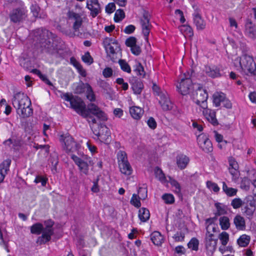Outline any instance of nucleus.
Segmentation results:
<instances>
[{"label":"nucleus","instance_id":"obj_29","mask_svg":"<svg viewBox=\"0 0 256 256\" xmlns=\"http://www.w3.org/2000/svg\"><path fill=\"white\" fill-rule=\"evenodd\" d=\"M118 166L122 173L128 176L132 174V168L128 161L126 162L120 163Z\"/></svg>","mask_w":256,"mask_h":256},{"label":"nucleus","instance_id":"obj_61","mask_svg":"<svg viewBox=\"0 0 256 256\" xmlns=\"http://www.w3.org/2000/svg\"><path fill=\"white\" fill-rule=\"evenodd\" d=\"M67 15L69 19H73L74 20L82 18L81 16L79 14L76 13L72 11L68 12Z\"/></svg>","mask_w":256,"mask_h":256},{"label":"nucleus","instance_id":"obj_21","mask_svg":"<svg viewBox=\"0 0 256 256\" xmlns=\"http://www.w3.org/2000/svg\"><path fill=\"white\" fill-rule=\"evenodd\" d=\"M214 234H206V248L210 252H212L216 248L218 238H214Z\"/></svg>","mask_w":256,"mask_h":256},{"label":"nucleus","instance_id":"obj_18","mask_svg":"<svg viewBox=\"0 0 256 256\" xmlns=\"http://www.w3.org/2000/svg\"><path fill=\"white\" fill-rule=\"evenodd\" d=\"M156 98L164 111L170 110L173 108L174 104L170 101L168 93Z\"/></svg>","mask_w":256,"mask_h":256},{"label":"nucleus","instance_id":"obj_40","mask_svg":"<svg viewBox=\"0 0 256 256\" xmlns=\"http://www.w3.org/2000/svg\"><path fill=\"white\" fill-rule=\"evenodd\" d=\"M90 86L88 83L80 82L75 89V92L77 94H82L86 92Z\"/></svg>","mask_w":256,"mask_h":256},{"label":"nucleus","instance_id":"obj_30","mask_svg":"<svg viewBox=\"0 0 256 256\" xmlns=\"http://www.w3.org/2000/svg\"><path fill=\"white\" fill-rule=\"evenodd\" d=\"M224 94L221 92H216L213 94V104L216 107L220 106V104L222 102L224 98Z\"/></svg>","mask_w":256,"mask_h":256},{"label":"nucleus","instance_id":"obj_27","mask_svg":"<svg viewBox=\"0 0 256 256\" xmlns=\"http://www.w3.org/2000/svg\"><path fill=\"white\" fill-rule=\"evenodd\" d=\"M102 132L104 131V130H106V134H104V132H102L100 130L98 134H96V135L97 136L98 138L101 142L106 143L108 142V139L110 136V132L108 128L106 126L104 127H102Z\"/></svg>","mask_w":256,"mask_h":256},{"label":"nucleus","instance_id":"obj_46","mask_svg":"<svg viewBox=\"0 0 256 256\" xmlns=\"http://www.w3.org/2000/svg\"><path fill=\"white\" fill-rule=\"evenodd\" d=\"M166 204H172L174 202V198L172 194H164L162 197Z\"/></svg>","mask_w":256,"mask_h":256},{"label":"nucleus","instance_id":"obj_3","mask_svg":"<svg viewBox=\"0 0 256 256\" xmlns=\"http://www.w3.org/2000/svg\"><path fill=\"white\" fill-rule=\"evenodd\" d=\"M94 116L102 121H106L108 119L106 114L97 105L91 102L86 106L82 117L86 118L89 123L96 124L97 122Z\"/></svg>","mask_w":256,"mask_h":256},{"label":"nucleus","instance_id":"obj_5","mask_svg":"<svg viewBox=\"0 0 256 256\" xmlns=\"http://www.w3.org/2000/svg\"><path fill=\"white\" fill-rule=\"evenodd\" d=\"M19 6L13 8L9 14L10 21L14 24H20L28 16V10L22 1L18 2Z\"/></svg>","mask_w":256,"mask_h":256},{"label":"nucleus","instance_id":"obj_62","mask_svg":"<svg viewBox=\"0 0 256 256\" xmlns=\"http://www.w3.org/2000/svg\"><path fill=\"white\" fill-rule=\"evenodd\" d=\"M116 10V6L114 2H110L106 6V12L108 14L112 13Z\"/></svg>","mask_w":256,"mask_h":256},{"label":"nucleus","instance_id":"obj_37","mask_svg":"<svg viewBox=\"0 0 256 256\" xmlns=\"http://www.w3.org/2000/svg\"><path fill=\"white\" fill-rule=\"evenodd\" d=\"M220 225L222 230H227L230 227V218L226 216H223L219 219Z\"/></svg>","mask_w":256,"mask_h":256},{"label":"nucleus","instance_id":"obj_1","mask_svg":"<svg viewBox=\"0 0 256 256\" xmlns=\"http://www.w3.org/2000/svg\"><path fill=\"white\" fill-rule=\"evenodd\" d=\"M40 42L46 50V52L54 54L61 50L62 41L56 34L48 30L41 28L38 30Z\"/></svg>","mask_w":256,"mask_h":256},{"label":"nucleus","instance_id":"obj_2","mask_svg":"<svg viewBox=\"0 0 256 256\" xmlns=\"http://www.w3.org/2000/svg\"><path fill=\"white\" fill-rule=\"evenodd\" d=\"M12 104L16 109V113L22 118L29 117L32 114L30 108L31 101L26 94L18 92L14 94Z\"/></svg>","mask_w":256,"mask_h":256},{"label":"nucleus","instance_id":"obj_53","mask_svg":"<svg viewBox=\"0 0 256 256\" xmlns=\"http://www.w3.org/2000/svg\"><path fill=\"white\" fill-rule=\"evenodd\" d=\"M244 200L240 198H235L232 200L231 206L234 209H238L243 206Z\"/></svg>","mask_w":256,"mask_h":256},{"label":"nucleus","instance_id":"obj_34","mask_svg":"<svg viewBox=\"0 0 256 256\" xmlns=\"http://www.w3.org/2000/svg\"><path fill=\"white\" fill-rule=\"evenodd\" d=\"M246 33L251 38L256 36V30L251 22H247L246 24Z\"/></svg>","mask_w":256,"mask_h":256},{"label":"nucleus","instance_id":"obj_20","mask_svg":"<svg viewBox=\"0 0 256 256\" xmlns=\"http://www.w3.org/2000/svg\"><path fill=\"white\" fill-rule=\"evenodd\" d=\"M202 114L206 120L213 126H216L218 124V121L216 118V112L214 110L208 108H202Z\"/></svg>","mask_w":256,"mask_h":256},{"label":"nucleus","instance_id":"obj_28","mask_svg":"<svg viewBox=\"0 0 256 256\" xmlns=\"http://www.w3.org/2000/svg\"><path fill=\"white\" fill-rule=\"evenodd\" d=\"M150 240L154 245L160 246L163 240V236L160 233L155 231L150 234Z\"/></svg>","mask_w":256,"mask_h":256},{"label":"nucleus","instance_id":"obj_7","mask_svg":"<svg viewBox=\"0 0 256 256\" xmlns=\"http://www.w3.org/2000/svg\"><path fill=\"white\" fill-rule=\"evenodd\" d=\"M193 72V70H190L186 73H184V78L181 79L179 84L176 86L179 92L182 95L184 96L189 94L194 88L191 79Z\"/></svg>","mask_w":256,"mask_h":256},{"label":"nucleus","instance_id":"obj_63","mask_svg":"<svg viewBox=\"0 0 256 256\" xmlns=\"http://www.w3.org/2000/svg\"><path fill=\"white\" fill-rule=\"evenodd\" d=\"M130 50L136 56L140 55L142 52L140 47L136 44H135L134 46L131 47Z\"/></svg>","mask_w":256,"mask_h":256},{"label":"nucleus","instance_id":"obj_44","mask_svg":"<svg viewBox=\"0 0 256 256\" xmlns=\"http://www.w3.org/2000/svg\"><path fill=\"white\" fill-rule=\"evenodd\" d=\"M124 18L125 14L124 10L122 9H118L114 14V20L116 22H118L122 21Z\"/></svg>","mask_w":256,"mask_h":256},{"label":"nucleus","instance_id":"obj_48","mask_svg":"<svg viewBox=\"0 0 256 256\" xmlns=\"http://www.w3.org/2000/svg\"><path fill=\"white\" fill-rule=\"evenodd\" d=\"M100 86L104 90V92L106 94H110L112 90V89L108 82L104 80H101L99 82Z\"/></svg>","mask_w":256,"mask_h":256},{"label":"nucleus","instance_id":"obj_38","mask_svg":"<svg viewBox=\"0 0 256 256\" xmlns=\"http://www.w3.org/2000/svg\"><path fill=\"white\" fill-rule=\"evenodd\" d=\"M222 190L228 196H236L238 191L236 188L228 187L225 182H222Z\"/></svg>","mask_w":256,"mask_h":256},{"label":"nucleus","instance_id":"obj_35","mask_svg":"<svg viewBox=\"0 0 256 256\" xmlns=\"http://www.w3.org/2000/svg\"><path fill=\"white\" fill-rule=\"evenodd\" d=\"M166 182L170 183L172 188H174V191L176 194H179L181 193V186L177 180L170 176H168V180Z\"/></svg>","mask_w":256,"mask_h":256},{"label":"nucleus","instance_id":"obj_26","mask_svg":"<svg viewBox=\"0 0 256 256\" xmlns=\"http://www.w3.org/2000/svg\"><path fill=\"white\" fill-rule=\"evenodd\" d=\"M188 157L184 154H181L176 157V163L178 168L181 170L185 168L189 163Z\"/></svg>","mask_w":256,"mask_h":256},{"label":"nucleus","instance_id":"obj_55","mask_svg":"<svg viewBox=\"0 0 256 256\" xmlns=\"http://www.w3.org/2000/svg\"><path fill=\"white\" fill-rule=\"evenodd\" d=\"M134 71L138 76H142V78L145 76L144 68L140 63L136 64Z\"/></svg>","mask_w":256,"mask_h":256},{"label":"nucleus","instance_id":"obj_58","mask_svg":"<svg viewBox=\"0 0 256 256\" xmlns=\"http://www.w3.org/2000/svg\"><path fill=\"white\" fill-rule=\"evenodd\" d=\"M146 187H140L138 190V195L142 200H144L147 197Z\"/></svg>","mask_w":256,"mask_h":256},{"label":"nucleus","instance_id":"obj_13","mask_svg":"<svg viewBox=\"0 0 256 256\" xmlns=\"http://www.w3.org/2000/svg\"><path fill=\"white\" fill-rule=\"evenodd\" d=\"M150 15L149 12L148 11L145 10L144 11L143 15L140 20L142 28V32L144 36V39L146 42H148V37L152 27L150 22Z\"/></svg>","mask_w":256,"mask_h":256},{"label":"nucleus","instance_id":"obj_19","mask_svg":"<svg viewBox=\"0 0 256 256\" xmlns=\"http://www.w3.org/2000/svg\"><path fill=\"white\" fill-rule=\"evenodd\" d=\"M204 72L206 76L212 78L222 76L220 68L216 66H205Z\"/></svg>","mask_w":256,"mask_h":256},{"label":"nucleus","instance_id":"obj_47","mask_svg":"<svg viewBox=\"0 0 256 256\" xmlns=\"http://www.w3.org/2000/svg\"><path fill=\"white\" fill-rule=\"evenodd\" d=\"M140 200L141 198L136 194H133L130 200V204L137 208H139L141 206Z\"/></svg>","mask_w":256,"mask_h":256},{"label":"nucleus","instance_id":"obj_10","mask_svg":"<svg viewBox=\"0 0 256 256\" xmlns=\"http://www.w3.org/2000/svg\"><path fill=\"white\" fill-rule=\"evenodd\" d=\"M196 90L192 92V99L194 102L202 108L207 107L208 94L206 90L196 86Z\"/></svg>","mask_w":256,"mask_h":256},{"label":"nucleus","instance_id":"obj_45","mask_svg":"<svg viewBox=\"0 0 256 256\" xmlns=\"http://www.w3.org/2000/svg\"><path fill=\"white\" fill-rule=\"evenodd\" d=\"M180 30L182 32H184V34H186L189 36H192L194 34L192 28L188 25L184 24L180 27Z\"/></svg>","mask_w":256,"mask_h":256},{"label":"nucleus","instance_id":"obj_14","mask_svg":"<svg viewBox=\"0 0 256 256\" xmlns=\"http://www.w3.org/2000/svg\"><path fill=\"white\" fill-rule=\"evenodd\" d=\"M198 144L202 150L206 153L212 151L213 147L211 141L206 134H202L197 137Z\"/></svg>","mask_w":256,"mask_h":256},{"label":"nucleus","instance_id":"obj_11","mask_svg":"<svg viewBox=\"0 0 256 256\" xmlns=\"http://www.w3.org/2000/svg\"><path fill=\"white\" fill-rule=\"evenodd\" d=\"M102 44L107 55L111 58L112 61L114 62L112 56L116 54V50H120V44L117 40L112 37H106L103 40Z\"/></svg>","mask_w":256,"mask_h":256},{"label":"nucleus","instance_id":"obj_39","mask_svg":"<svg viewBox=\"0 0 256 256\" xmlns=\"http://www.w3.org/2000/svg\"><path fill=\"white\" fill-rule=\"evenodd\" d=\"M154 174L156 175V177L158 178L161 182L165 183L168 182L164 173L160 168L157 166L155 168Z\"/></svg>","mask_w":256,"mask_h":256},{"label":"nucleus","instance_id":"obj_33","mask_svg":"<svg viewBox=\"0 0 256 256\" xmlns=\"http://www.w3.org/2000/svg\"><path fill=\"white\" fill-rule=\"evenodd\" d=\"M150 216V212L148 209L142 208L140 209L138 212V218L142 222H146Z\"/></svg>","mask_w":256,"mask_h":256},{"label":"nucleus","instance_id":"obj_52","mask_svg":"<svg viewBox=\"0 0 256 256\" xmlns=\"http://www.w3.org/2000/svg\"><path fill=\"white\" fill-rule=\"evenodd\" d=\"M48 181V178L42 175H38L36 176L34 182L36 184L40 182L42 186H45Z\"/></svg>","mask_w":256,"mask_h":256},{"label":"nucleus","instance_id":"obj_64","mask_svg":"<svg viewBox=\"0 0 256 256\" xmlns=\"http://www.w3.org/2000/svg\"><path fill=\"white\" fill-rule=\"evenodd\" d=\"M113 73L112 70L110 68H105L102 72V74L106 78H110L112 76Z\"/></svg>","mask_w":256,"mask_h":256},{"label":"nucleus","instance_id":"obj_31","mask_svg":"<svg viewBox=\"0 0 256 256\" xmlns=\"http://www.w3.org/2000/svg\"><path fill=\"white\" fill-rule=\"evenodd\" d=\"M214 206L216 209V212L214 213L215 216H220L227 214L226 206L220 202L214 204Z\"/></svg>","mask_w":256,"mask_h":256},{"label":"nucleus","instance_id":"obj_24","mask_svg":"<svg viewBox=\"0 0 256 256\" xmlns=\"http://www.w3.org/2000/svg\"><path fill=\"white\" fill-rule=\"evenodd\" d=\"M129 111L131 116L136 120H140L144 114V110L138 106L130 107Z\"/></svg>","mask_w":256,"mask_h":256},{"label":"nucleus","instance_id":"obj_12","mask_svg":"<svg viewBox=\"0 0 256 256\" xmlns=\"http://www.w3.org/2000/svg\"><path fill=\"white\" fill-rule=\"evenodd\" d=\"M242 213L248 216V218L252 217L256 210V200L253 196H248L244 200Z\"/></svg>","mask_w":256,"mask_h":256},{"label":"nucleus","instance_id":"obj_6","mask_svg":"<svg viewBox=\"0 0 256 256\" xmlns=\"http://www.w3.org/2000/svg\"><path fill=\"white\" fill-rule=\"evenodd\" d=\"M240 68L242 71L246 75L256 74V64L253 58L248 54H244L239 60Z\"/></svg>","mask_w":256,"mask_h":256},{"label":"nucleus","instance_id":"obj_22","mask_svg":"<svg viewBox=\"0 0 256 256\" xmlns=\"http://www.w3.org/2000/svg\"><path fill=\"white\" fill-rule=\"evenodd\" d=\"M130 83L132 85V88L134 94H141L144 88V84L140 79L136 77L132 78L130 80Z\"/></svg>","mask_w":256,"mask_h":256},{"label":"nucleus","instance_id":"obj_23","mask_svg":"<svg viewBox=\"0 0 256 256\" xmlns=\"http://www.w3.org/2000/svg\"><path fill=\"white\" fill-rule=\"evenodd\" d=\"M10 164L11 160L8 158L4 160L2 163L0 164V184L4 181L6 175L9 170Z\"/></svg>","mask_w":256,"mask_h":256},{"label":"nucleus","instance_id":"obj_49","mask_svg":"<svg viewBox=\"0 0 256 256\" xmlns=\"http://www.w3.org/2000/svg\"><path fill=\"white\" fill-rule=\"evenodd\" d=\"M118 164L120 163L126 162L128 161L127 154L124 151L120 150L117 154Z\"/></svg>","mask_w":256,"mask_h":256},{"label":"nucleus","instance_id":"obj_54","mask_svg":"<svg viewBox=\"0 0 256 256\" xmlns=\"http://www.w3.org/2000/svg\"><path fill=\"white\" fill-rule=\"evenodd\" d=\"M86 98L92 102L96 100V96L91 86H89L88 89L86 91Z\"/></svg>","mask_w":256,"mask_h":256},{"label":"nucleus","instance_id":"obj_51","mask_svg":"<svg viewBox=\"0 0 256 256\" xmlns=\"http://www.w3.org/2000/svg\"><path fill=\"white\" fill-rule=\"evenodd\" d=\"M30 10L34 16L41 18V16L40 14V8L38 4H32L30 6Z\"/></svg>","mask_w":256,"mask_h":256},{"label":"nucleus","instance_id":"obj_25","mask_svg":"<svg viewBox=\"0 0 256 256\" xmlns=\"http://www.w3.org/2000/svg\"><path fill=\"white\" fill-rule=\"evenodd\" d=\"M234 224L238 230H244L246 228V221L244 217L240 214H236L234 218Z\"/></svg>","mask_w":256,"mask_h":256},{"label":"nucleus","instance_id":"obj_43","mask_svg":"<svg viewBox=\"0 0 256 256\" xmlns=\"http://www.w3.org/2000/svg\"><path fill=\"white\" fill-rule=\"evenodd\" d=\"M118 64L120 66L121 69L128 73L131 72V68L130 65L124 60L120 59L118 60Z\"/></svg>","mask_w":256,"mask_h":256},{"label":"nucleus","instance_id":"obj_4","mask_svg":"<svg viewBox=\"0 0 256 256\" xmlns=\"http://www.w3.org/2000/svg\"><path fill=\"white\" fill-rule=\"evenodd\" d=\"M78 154L80 156L73 154L71 155L70 158L78 166L81 174L88 176L89 174V166H93L94 162L92 158L87 154L83 152L82 154L78 152Z\"/></svg>","mask_w":256,"mask_h":256},{"label":"nucleus","instance_id":"obj_57","mask_svg":"<svg viewBox=\"0 0 256 256\" xmlns=\"http://www.w3.org/2000/svg\"><path fill=\"white\" fill-rule=\"evenodd\" d=\"M137 40L134 36H130L128 38L125 44L128 47H132L136 44Z\"/></svg>","mask_w":256,"mask_h":256},{"label":"nucleus","instance_id":"obj_15","mask_svg":"<svg viewBox=\"0 0 256 256\" xmlns=\"http://www.w3.org/2000/svg\"><path fill=\"white\" fill-rule=\"evenodd\" d=\"M70 105L72 108L82 116V114L84 112L86 105L80 98L74 96L70 102Z\"/></svg>","mask_w":256,"mask_h":256},{"label":"nucleus","instance_id":"obj_8","mask_svg":"<svg viewBox=\"0 0 256 256\" xmlns=\"http://www.w3.org/2000/svg\"><path fill=\"white\" fill-rule=\"evenodd\" d=\"M60 141L66 152H78L80 148V144L76 142L74 138L68 133L60 136Z\"/></svg>","mask_w":256,"mask_h":256},{"label":"nucleus","instance_id":"obj_50","mask_svg":"<svg viewBox=\"0 0 256 256\" xmlns=\"http://www.w3.org/2000/svg\"><path fill=\"white\" fill-rule=\"evenodd\" d=\"M218 238L223 246H226L229 240V234L226 232H222L219 234Z\"/></svg>","mask_w":256,"mask_h":256},{"label":"nucleus","instance_id":"obj_36","mask_svg":"<svg viewBox=\"0 0 256 256\" xmlns=\"http://www.w3.org/2000/svg\"><path fill=\"white\" fill-rule=\"evenodd\" d=\"M250 237L246 234H242L238 239L237 243L239 246L246 247L249 244Z\"/></svg>","mask_w":256,"mask_h":256},{"label":"nucleus","instance_id":"obj_41","mask_svg":"<svg viewBox=\"0 0 256 256\" xmlns=\"http://www.w3.org/2000/svg\"><path fill=\"white\" fill-rule=\"evenodd\" d=\"M152 89L154 92V96H157V98L162 97V95L165 94H166L167 93L166 91L162 90L156 84H153Z\"/></svg>","mask_w":256,"mask_h":256},{"label":"nucleus","instance_id":"obj_17","mask_svg":"<svg viewBox=\"0 0 256 256\" xmlns=\"http://www.w3.org/2000/svg\"><path fill=\"white\" fill-rule=\"evenodd\" d=\"M194 23L198 30H203L206 28V22L202 18L200 10L198 7L194 9V12L192 14Z\"/></svg>","mask_w":256,"mask_h":256},{"label":"nucleus","instance_id":"obj_16","mask_svg":"<svg viewBox=\"0 0 256 256\" xmlns=\"http://www.w3.org/2000/svg\"><path fill=\"white\" fill-rule=\"evenodd\" d=\"M86 7L90 11V14L92 18H96L102 12L98 0H86Z\"/></svg>","mask_w":256,"mask_h":256},{"label":"nucleus","instance_id":"obj_42","mask_svg":"<svg viewBox=\"0 0 256 256\" xmlns=\"http://www.w3.org/2000/svg\"><path fill=\"white\" fill-rule=\"evenodd\" d=\"M198 245L199 241L196 238H192L188 244V246L189 248L196 251L198 250Z\"/></svg>","mask_w":256,"mask_h":256},{"label":"nucleus","instance_id":"obj_60","mask_svg":"<svg viewBox=\"0 0 256 256\" xmlns=\"http://www.w3.org/2000/svg\"><path fill=\"white\" fill-rule=\"evenodd\" d=\"M147 124L150 128L152 130H154L157 126V123L152 117H150L147 120Z\"/></svg>","mask_w":256,"mask_h":256},{"label":"nucleus","instance_id":"obj_59","mask_svg":"<svg viewBox=\"0 0 256 256\" xmlns=\"http://www.w3.org/2000/svg\"><path fill=\"white\" fill-rule=\"evenodd\" d=\"M206 186L209 188L212 189L214 192H217L220 190V188L218 184L211 181H208L206 182Z\"/></svg>","mask_w":256,"mask_h":256},{"label":"nucleus","instance_id":"obj_9","mask_svg":"<svg viewBox=\"0 0 256 256\" xmlns=\"http://www.w3.org/2000/svg\"><path fill=\"white\" fill-rule=\"evenodd\" d=\"M44 232L41 236L38 237L36 243L39 245L46 244L51 240V237L54 234L53 226L54 222L51 219L45 220L44 222Z\"/></svg>","mask_w":256,"mask_h":256},{"label":"nucleus","instance_id":"obj_32","mask_svg":"<svg viewBox=\"0 0 256 256\" xmlns=\"http://www.w3.org/2000/svg\"><path fill=\"white\" fill-rule=\"evenodd\" d=\"M30 230L32 234L39 235L44 232V226L40 222H36L30 226Z\"/></svg>","mask_w":256,"mask_h":256},{"label":"nucleus","instance_id":"obj_56","mask_svg":"<svg viewBox=\"0 0 256 256\" xmlns=\"http://www.w3.org/2000/svg\"><path fill=\"white\" fill-rule=\"evenodd\" d=\"M82 59L84 62L88 64H91L94 62L93 58L88 52H86L82 56Z\"/></svg>","mask_w":256,"mask_h":256}]
</instances>
